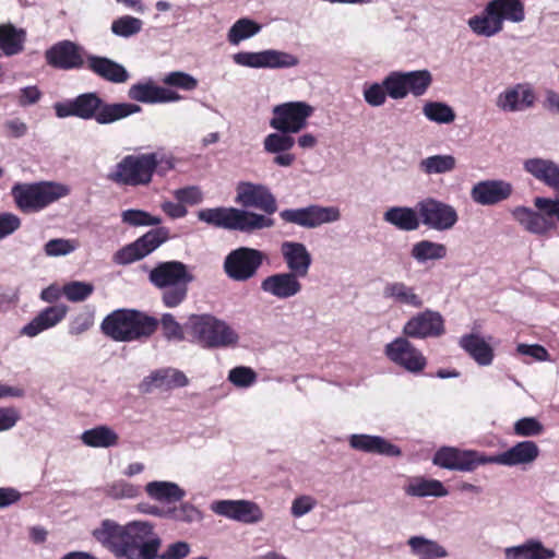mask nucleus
<instances>
[{"label": "nucleus", "mask_w": 559, "mask_h": 559, "mask_svg": "<svg viewBox=\"0 0 559 559\" xmlns=\"http://www.w3.org/2000/svg\"><path fill=\"white\" fill-rule=\"evenodd\" d=\"M150 282L162 289V300L167 308L178 307L188 295V285L193 276L186 264L179 261L158 263L148 274Z\"/></svg>", "instance_id": "6"}, {"label": "nucleus", "mask_w": 559, "mask_h": 559, "mask_svg": "<svg viewBox=\"0 0 559 559\" xmlns=\"http://www.w3.org/2000/svg\"><path fill=\"white\" fill-rule=\"evenodd\" d=\"M143 27L142 20L131 16L123 15L116 19L111 23V32L119 37L129 38L141 32Z\"/></svg>", "instance_id": "51"}, {"label": "nucleus", "mask_w": 559, "mask_h": 559, "mask_svg": "<svg viewBox=\"0 0 559 559\" xmlns=\"http://www.w3.org/2000/svg\"><path fill=\"white\" fill-rule=\"evenodd\" d=\"M537 102L534 86L528 82L516 83L500 92L496 106L503 112H523L532 109Z\"/></svg>", "instance_id": "21"}, {"label": "nucleus", "mask_w": 559, "mask_h": 559, "mask_svg": "<svg viewBox=\"0 0 559 559\" xmlns=\"http://www.w3.org/2000/svg\"><path fill=\"white\" fill-rule=\"evenodd\" d=\"M175 199L181 204L195 205L202 202L203 193L197 186H189L174 191Z\"/></svg>", "instance_id": "62"}, {"label": "nucleus", "mask_w": 559, "mask_h": 559, "mask_svg": "<svg viewBox=\"0 0 559 559\" xmlns=\"http://www.w3.org/2000/svg\"><path fill=\"white\" fill-rule=\"evenodd\" d=\"M512 193V185L503 180H484L474 185L471 197L480 205H493L507 200Z\"/></svg>", "instance_id": "32"}, {"label": "nucleus", "mask_w": 559, "mask_h": 559, "mask_svg": "<svg viewBox=\"0 0 559 559\" xmlns=\"http://www.w3.org/2000/svg\"><path fill=\"white\" fill-rule=\"evenodd\" d=\"M92 535L116 559H185L191 552L190 544L179 540L159 555L162 539L148 521L120 524L105 519Z\"/></svg>", "instance_id": "1"}, {"label": "nucleus", "mask_w": 559, "mask_h": 559, "mask_svg": "<svg viewBox=\"0 0 559 559\" xmlns=\"http://www.w3.org/2000/svg\"><path fill=\"white\" fill-rule=\"evenodd\" d=\"M146 495L155 501L175 503L186 497V490L177 483L168 480H153L145 485Z\"/></svg>", "instance_id": "38"}, {"label": "nucleus", "mask_w": 559, "mask_h": 559, "mask_svg": "<svg viewBox=\"0 0 559 559\" xmlns=\"http://www.w3.org/2000/svg\"><path fill=\"white\" fill-rule=\"evenodd\" d=\"M163 83L187 92L198 87V80L193 75L182 71L167 73L163 79Z\"/></svg>", "instance_id": "57"}, {"label": "nucleus", "mask_w": 559, "mask_h": 559, "mask_svg": "<svg viewBox=\"0 0 559 559\" xmlns=\"http://www.w3.org/2000/svg\"><path fill=\"white\" fill-rule=\"evenodd\" d=\"M504 559H554L555 550L545 547L536 538H528L524 543L507 547L503 550Z\"/></svg>", "instance_id": "36"}, {"label": "nucleus", "mask_w": 559, "mask_h": 559, "mask_svg": "<svg viewBox=\"0 0 559 559\" xmlns=\"http://www.w3.org/2000/svg\"><path fill=\"white\" fill-rule=\"evenodd\" d=\"M423 114L429 121L440 124H449L455 120L454 110L441 102H427L423 106Z\"/></svg>", "instance_id": "48"}, {"label": "nucleus", "mask_w": 559, "mask_h": 559, "mask_svg": "<svg viewBox=\"0 0 559 559\" xmlns=\"http://www.w3.org/2000/svg\"><path fill=\"white\" fill-rule=\"evenodd\" d=\"M523 169L536 180L559 192V165L554 160L542 157L528 158L524 160Z\"/></svg>", "instance_id": "34"}, {"label": "nucleus", "mask_w": 559, "mask_h": 559, "mask_svg": "<svg viewBox=\"0 0 559 559\" xmlns=\"http://www.w3.org/2000/svg\"><path fill=\"white\" fill-rule=\"evenodd\" d=\"M79 242L74 239L55 238L46 242L44 251L48 257H64L74 252Z\"/></svg>", "instance_id": "56"}, {"label": "nucleus", "mask_w": 559, "mask_h": 559, "mask_svg": "<svg viewBox=\"0 0 559 559\" xmlns=\"http://www.w3.org/2000/svg\"><path fill=\"white\" fill-rule=\"evenodd\" d=\"M448 255V248L441 242L423 239L415 242L411 249V257L420 265L429 261H440Z\"/></svg>", "instance_id": "43"}, {"label": "nucleus", "mask_w": 559, "mask_h": 559, "mask_svg": "<svg viewBox=\"0 0 559 559\" xmlns=\"http://www.w3.org/2000/svg\"><path fill=\"white\" fill-rule=\"evenodd\" d=\"M103 490L112 499H133L140 495L141 488L124 479H118L106 484Z\"/></svg>", "instance_id": "49"}, {"label": "nucleus", "mask_w": 559, "mask_h": 559, "mask_svg": "<svg viewBox=\"0 0 559 559\" xmlns=\"http://www.w3.org/2000/svg\"><path fill=\"white\" fill-rule=\"evenodd\" d=\"M313 112L314 108L306 102L282 103L272 108L269 124L275 131H288L297 134L307 127L308 119Z\"/></svg>", "instance_id": "11"}, {"label": "nucleus", "mask_w": 559, "mask_h": 559, "mask_svg": "<svg viewBox=\"0 0 559 559\" xmlns=\"http://www.w3.org/2000/svg\"><path fill=\"white\" fill-rule=\"evenodd\" d=\"M460 346L479 365L492 364L495 354L492 347L476 334H466L460 338Z\"/></svg>", "instance_id": "37"}, {"label": "nucleus", "mask_w": 559, "mask_h": 559, "mask_svg": "<svg viewBox=\"0 0 559 559\" xmlns=\"http://www.w3.org/2000/svg\"><path fill=\"white\" fill-rule=\"evenodd\" d=\"M21 226L19 216L12 213L0 214V240L12 235Z\"/></svg>", "instance_id": "64"}, {"label": "nucleus", "mask_w": 559, "mask_h": 559, "mask_svg": "<svg viewBox=\"0 0 559 559\" xmlns=\"http://www.w3.org/2000/svg\"><path fill=\"white\" fill-rule=\"evenodd\" d=\"M227 379L235 386L247 389L257 382V373L250 367L238 366L229 370Z\"/></svg>", "instance_id": "58"}, {"label": "nucleus", "mask_w": 559, "mask_h": 559, "mask_svg": "<svg viewBox=\"0 0 559 559\" xmlns=\"http://www.w3.org/2000/svg\"><path fill=\"white\" fill-rule=\"evenodd\" d=\"M158 323H160L163 335L167 341H183V328L171 313H164Z\"/></svg>", "instance_id": "59"}, {"label": "nucleus", "mask_w": 559, "mask_h": 559, "mask_svg": "<svg viewBox=\"0 0 559 559\" xmlns=\"http://www.w3.org/2000/svg\"><path fill=\"white\" fill-rule=\"evenodd\" d=\"M403 491L412 498H442L449 495L442 481L424 476L408 477L403 486Z\"/></svg>", "instance_id": "35"}, {"label": "nucleus", "mask_w": 559, "mask_h": 559, "mask_svg": "<svg viewBox=\"0 0 559 559\" xmlns=\"http://www.w3.org/2000/svg\"><path fill=\"white\" fill-rule=\"evenodd\" d=\"M175 167L171 156L163 152L129 154L107 174V179L119 187H146L154 174L165 175Z\"/></svg>", "instance_id": "2"}, {"label": "nucleus", "mask_w": 559, "mask_h": 559, "mask_svg": "<svg viewBox=\"0 0 559 559\" xmlns=\"http://www.w3.org/2000/svg\"><path fill=\"white\" fill-rule=\"evenodd\" d=\"M167 519L187 524L202 520V512L192 503L182 502L179 507L167 509Z\"/></svg>", "instance_id": "53"}, {"label": "nucleus", "mask_w": 559, "mask_h": 559, "mask_svg": "<svg viewBox=\"0 0 559 559\" xmlns=\"http://www.w3.org/2000/svg\"><path fill=\"white\" fill-rule=\"evenodd\" d=\"M68 313V307L62 304L52 305L40 310L27 324L21 329V335L35 337L40 333L57 326Z\"/></svg>", "instance_id": "29"}, {"label": "nucleus", "mask_w": 559, "mask_h": 559, "mask_svg": "<svg viewBox=\"0 0 559 559\" xmlns=\"http://www.w3.org/2000/svg\"><path fill=\"white\" fill-rule=\"evenodd\" d=\"M47 63L63 70L81 68L84 63L80 47L70 40H62L45 53Z\"/></svg>", "instance_id": "30"}, {"label": "nucleus", "mask_w": 559, "mask_h": 559, "mask_svg": "<svg viewBox=\"0 0 559 559\" xmlns=\"http://www.w3.org/2000/svg\"><path fill=\"white\" fill-rule=\"evenodd\" d=\"M26 33L12 24L0 25V49L8 56H15L23 51Z\"/></svg>", "instance_id": "44"}, {"label": "nucleus", "mask_w": 559, "mask_h": 559, "mask_svg": "<svg viewBox=\"0 0 559 559\" xmlns=\"http://www.w3.org/2000/svg\"><path fill=\"white\" fill-rule=\"evenodd\" d=\"M55 112L58 118L78 117L84 120H96L99 124H110L141 111V107L132 103H105L96 93H84L73 99L56 103Z\"/></svg>", "instance_id": "3"}, {"label": "nucleus", "mask_w": 559, "mask_h": 559, "mask_svg": "<svg viewBox=\"0 0 559 559\" xmlns=\"http://www.w3.org/2000/svg\"><path fill=\"white\" fill-rule=\"evenodd\" d=\"M198 218L217 228L242 233H252L274 226V219L266 215L236 207L203 209L198 212Z\"/></svg>", "instance_id": "7"}, {"label": "nucleus", "mask_w": 559, "mask_h": 559, "mask_svg": "<svg viewBox=\"0 0 559 559\" xmlns=\"http://www.w3.org/2000/svg\"><path fill=\"white\" fill-rule=\"evenodd\" d=\"M185 329L203 348L228 347L237 344L239 340L227 322L209 313L191 314Z\"/></svg>", "instance_id": "8"}, {"label": "nucleus", "mask_w": 559, "mask_h": 559, "mask_svg": "<svg viewBox=\"0 0 559 559\" xmlns=\"http://www.w3.org/2000/svg\"><path fill=\"white\" fill-rule=\"evenodd\" d=\"M514 435L519 437H535L544 431V426L534 417H524L514 423Z\"/></svg>", "instance_id": "60"}, {"label": "nucleus", "mask_w": 559, "mask_h": 559, "mask_svg": "<svg viewBox=\"0 0 559 559\" xmlns=\"http://www.w3.org/2000/svg\"><path fill=\"white\" fill-rule=\"evenodd\" d=\"M265 259V253L258 249L240 247L226 255L223 269L230 280L246 282L257 275Z\"/></svg>", "instance_id": "12"}, {"label": "nucleus", "mask_w": 559, "mask_h": 559, "mask_svg": "<svg viewBox=\"0 0 559 559\" xmlns=\"http://www.w3.org/2000/svg\"><path fill=\"white\" fill-rule=\"evenodd\" d=\"M20 419V412L15 407H0V432L9 431L14 428Z\"/></svg>", "instance_id": "63"}, {"label": "nucleus", "mask_w": 559, "mask_h": 559, "mask_svg": "<svg viewBox=\"0 0 559 559\" xmlns=\"http://www.w3.org/2000/svg\"><path fill=\"white\" fill-rule=\"evenodd\" d=\"M525 17V4L522 0H490L479 14L468 19L467 25L477 36L489 38L503 29L506 21L519 24Z\"/></svg>", "instance_id": "4"}, {"label": "nucleus", "mask_w": 559, "mask_h": 559, "mask_svg": "<svg viewBox=\"0 0 559 559\" xmlns=\"http://www.w3.org/2000/svg\"><path fill=\"white\" fill-rule=\"evenodd\" d=\"M128 97L144 104H164L179 102L182 97L177 92L156 85L152 80L132 84Z\"/></svg>", "instance_id": "27"}, {"label": "nucleus", "mask_w": 559, "mask_h": 559, "mask_svg": "<svg viewBox=\"0 0 559 559\" xmlns=\"http://www.w3.org/2000/svg\"><path fill=\"white\" fill-rule=\"evenodd\" d=\"M237 66L251 69H290L299 64V58L284 50L240 51L233 56Z\"/></svg>", "instance_id": "15"}, {"label": "nucleus", "mask_w": 559, "mask_h": 559, "mask_svg": "<svg viewBox=\"0 0 559 559\" xmlns=\"http://www.w3.org/2000/svg\"><path fill=\"white\" fill-rule=\"evenodd\" d=\"M302 289L299 277L295 273L281 272L266 276L261 282V290L277 299H289Z\"/></svg>", "instance_id": "28"}, {"label": "nucleus", "mask_w": 559, "mask_h": 559, "mask_svg": "<svg viewBox=\"0 0 559 559\" xmlns=\"http://www.w3.org/2000/svg\"><path fill=\"white\" fill-rule=\"evenodd\" d=\"M86 67L94 74L110 83L121 84L130 78L129 72L122 64L106 57L88 55Z\"/></svg>", "instance_id": "33"}, {"label": "nucleus", "mask_w": 559, "mask_h": 559, "mask_svg": "<svg viewBox=\"0 0 559 559\" xmlns=\"http://www.w3.org/2000/svg\"><path fill=\"white\" fill-rule=\"evenodd\" d=\"M121 222L131 227L158 226L162 218L143 210L129 209L121 212Z\"/></svg>", "instance_id": "50"}, {"label": "nucleus", "mask_w": 559, "mask_h": 559, "mask_svg": "<svg viewBox=\"0 0 559 559\" xmlns=\"http://www.w3.org/2000/svg\"><path fill=\"white\" fill-rule=\"evenodd\" d=\"M188 382V378L182 371L168 367L152 371L141 381L139 390L148 394L155 390L169 391L183 388Z\"/></svg>", "instance_id": "26"}, {"label": "nucleus", "mask_w": 559, "mask_h": 559, "mask_svg": "<svg viewBox=\"0 0 559 559\" xmlns=\"http://www.w3.org/2000/svg\"><path fill=\"white\" fill-rule=\"evenodd\" d=\"M432 463L444 469L471 473L487 465V454L477 450L441 447L433 454Z\"/></svg>", "instance_id": "16"}, {"label": "nucleus", "mask_w": 559, "mask_h": 559, "mask_svg": "<svg viewBox=\"0 0 559 559\" xmlns=\"http://www.w3.org/2000/svg\"><path fill=\"white\" fill-rule=\"evenodd\" d=\"M383 296L395 304L411 308H420L424 305L421 297L415 288L403 282L388 283L383 288Z\"/></svg>", "instance_id": "42"}, {"label": "nucleus", "mask_w": 559, "mask_h": 559, "mask_svg": "<svg viewBox=\"0 0 559 559\" xmlns=\"http://www.w3.org/2000/svg\"><path fill=\"white\" fill-rule=\"evenodd\" d=\"M365 102L371 107H380L385 104L388 95L384 82L365 83L362 88Z\"/></svg>", "instance_id": "55"}, {"label": "nucleus", "mask_w": 559, "mask_h": 559, "mask_svg": "<svg viewBox=\"0 0 559 559\" xmlns=\"http://www.w3.org/2000/svg\"><path fill=\"white\" fill-rule=\"evenodd\" d=\"M388 95L392 99H404L407 97L403 71H392L383 79Z\"/></svg>", "instance_id": "54"}, {"label": "nucleus", "mask_w": 559, "mask_h": 559, "mask_svg": "<svg viewBox=\"0 0 559 559\" xmlns=\"http://www.w3.org/2000/svg\"><path fill=\"white\" fill-rule=\"evenodd\" d=\"M157 326V319L127 309L115 310L102 322L103 333L116 342L148 338Z\"/></svg>", "instance_id": "5"}, {"label": "nucleus", "mask_w": 559, "mask_h": 559, "mask_svg": "<svg viewBox=\"0 0 559 559\" xmlns=\"http://www.w3.org/2000/svg\"><path fill=\"white\" fill-rule=\"evenodd\" d=\"M294 133L288 131H275L263 139V150L273 154V163L280 167H290L296 162L295 154L290 153L296 144Z\"/></svg>", "instance_id": "25"}, {"label": "nucleus", "mask_w": 559, "mask_h": 559, "mask_svg": "<svg viewBox=\"0 0 559 559\" xmlns=\"http://www.w3.org/2000/svg\"><path fill=\"white\" fill-rule=\"evenodd\" d=\"M212 512L219 516L243 524H257L264 518L262 509L250 500H217L210 506Z\"/></svg>", "instance_id": "22"}, {"label": "nucleus", "mask_w": 559, "mask_h": 559, "mask_svg": "<svg viewBox=\"0 0 559 559\" xmlns=\"http://www.w3.org/2000/svg\"><path fill=\"white\" fill-rule=\"evenodd\" d=\"M284 223L294 224L307 229H314L324 224L340 221L341 211L337 206L311 204L298 209H285L280 212Z\"/></svg>", "instance_id": "14"}, {"label": "nucleus", "mask_w": 559, "mask_h": 559, "mask_svg": "<svg viewBox=\"0 0 559 559\" xmlns=\"http://www.w3.org/2000/svg\"><path fill=\"white\" fill-rule=\"evenodd\" d=\"M281 254L289 273H295L298 277H305L308 275L312 258L309 250L302 242H282Z\"/></svg>", "instance_id": "31"}, {"label": "nucleus", "mask_w": 559, "mask_h": 559, "mask_svg": "<svg viewBox=\"0 0 559 559\" xmlns=\"http://www.w3.org/2000/svg\"><path fill=\"white\" fill-rule=\"evenodd\" d=\"M409 338L405 335L395 337L385 344L383 354L393 365L412 374H419L425 370L427 359Z\"/></svg>", "instance_id": "13"}, {"label": "nucleus", "mask_w": 559, "mask_h": 559, "mask_svg": "<svg viewBox=\"0 0 559 559\" xmlns=\"http://www.w3.org/2000/svg\"><path fill=\"white\" fill-rule=\"evenodd\" d=\"M405 88L407 95L420 97L428 91L432 83V75L428 70H415L404 72Z\"/></svg>", "instance_id": "47"}, {"label": "nucleus", "mask_w": 559, "mask_h": 559, "mask_svg": "<svg viewBox=\"0 0 559 559\" xmlns=\"http://www.w3.org/2000/svg\"><path fill=\"white\" fill-rule=\"evenodd\" d=\"M168 239V230L158 227L148 230L135 241L119 249L112 257V261L118 265L131 264L141 260L156 250Z\"/></svg>", "instance_id": "18"}, {"label": "nucleus", "mask_w": 559, "mask_h": 559, "mask_svg": "<svg viewBox=\"0 0 559 559\" xmlns=\"http://www.w3.org/2000/svg\"><path fill=\"white\" fill-rule=\"evenodd\" d=\"M94 285L87 282L72 281L62 286L63 296L71 302H82L90 298Z\"/></svg>", "instance_id": "52"}, {"label": "nucleus", "mask_w": 559, "mask_h": 559, "mask_svg": "<svg viewBox=\"0 0 559 559\" xmlns=\"http://www.w3.org/2000/svg\"><path fill=\"white\" fill-rule=\"evenodd\" d=\"M383 219L404 231L416 230L420 225L417 207L392 206L384 212Z\"/></svg>", "instance_id": "41"}, {"label": "nucleus", "mask_w": 559, "mask_h": 559, "mask_svg": "<svg viewBox=\"0 0 559 559\" xmlns=\"http://www.w3.org/2000/svg\"><path fill=\"white\" fill-rule=\"evenodd\" d=\"M69 194L70 188L67 185L55 181L15 185L12 188L17 207L25 213L41 211Z\"/></svg>", "instance_id": "9"}, {"label": "nucleus", "mask_w": 559, "mask_h": 559, "mask_svg": "<svg viewBox=\"0 0 559 559\" xmlns=\"http://www.w3.org/2000/svg\"><path fill=\"white\" fill-rule=\"evenodd\" d=\"M551 198L536 197L534 209L516 206L512 211L513 218L526 231L544 236L556 228L555 213L550 211Z\"/></svg>", "instance_id": "10"}, {"label": "nucleus", "mask_w": 559, "mask_h": 559, "mask_svg": "<svg viewBox=\"0 0 559 559\" xmlns=\"http://www.w3.org/2000/svg\"><path fill=\"white\" fill-rule=\"evenodd\" d=\"M80 439L84 445L90 448L108 449L119 444V435L107 425H98L84 430Z\"/></svg>", "instance_id": "40"}, {"label": "nucleus", "mask_w": 559, "mask_h": 559, "mask_svg": "<svg viewBox=\"0 0 559 559\" xmlns=\"http://www.w3.org/2000/svg\"><path fill=\"white\" fill-rule=\"evenodd\" d=\"M236 203L243 207H254L267 215L277 211V201L271 190L262 183L240 181L236 187Z\"/></svg>", "instance_id": "20"}, {"label": "nucleus", "mask_w": 559, "mask_h": 559, "mask_svg": "<svg viewBox=\"0 0 559 559\" xmlns=\"http://www.w3.org/2000/svg\"><path fill=\"white\" fill-rule=\"evenodd\" d=\"M540 450L535 441L524 440L516 442L503 452L487 455V464H497L506 467L531 466L539 456Z\"/></svg>", "instance_id": "23"}, {"label": "nucleus", "mask_w": 559, "mask_h": 559, "mask_svg": "<svg viewBox=\"0 0 559 559\" xmlns=\"http://www.w3.org/2000/svg\"><path fill=\"white\" fill-rule=\"evenodd\" d=\"M406 544L411 554L418 559H444L449 556L448 550L437 540L423 535L411 536Z\"/></svg>", "instance_id": "39"}, {"label": "nucleus", "mask_w": 559, "mask_h": 559, "mask_svg": "<svg viewBox=\"0 0 559 559\" xmlns=\"http://www.w3.org/2000/svg\"><path fill=\"white\" fill-rule=\"evenodd\" d=\"M417 211L419 222L437 231L450 230L459 221L457 212L452 205L433 198L418 202Z\"/></svg>", "instance_id": "17"}, {"label": "nucleus", "mask_w": 559, "mask_h": 559, "mask_svg": "<svg viewBox=\"0 0 559 559\" xmlns=\"http://www.w3.org/2000/svg\"><path fill=\"white\" fill-rule=\"evenodd\" d=\"M262 29V26L249 17H241L237 20L227 33L229 44L237 46L241 41L249 39Z\"/></svg>", "instance_id": "46"}, {"label": "nucleus", "mask_w": 559, "mask_h": 559, "mask_svg": "<svg viewBox=\"0 0 559 559\" xmlns=\"http://www.w3.org/2000/svg\"><path fill=\"white\" fill-rule=\"evenodd\" d=\"M456 167V159L453 155H432L423 158L419 164V170L427 175H443L451 173Z\"/></svg>", "instance_id": "45"}, {"label": "nucleus", "mask_w": 559, "mask_h": 559, "mask_svg": "<svg viewBox=\"0 0 559 559\" xmlns=\"http://www.w3.org/2000/svg\"><path fill=\"white\" fill-rule=\"evenodd\" d=\"M317 504V499L310 495L297 496L292 501L290 514L295 519L302 518L312 512L316 509Z\"/></svg>", "instance_id": "61"}, {"label": "nucleus", "mask_w": 559, "mask_h": 559, "mask_svg": "<svg viewBox=\"0 0 559 559\" xmlns=\"http://www.w3.org/2000/svg\"><path fill=\"white\" fill-rule=\"evenodd\" d=\"M402 333L414 340L440 337L445 333L444 319L439 311L426 309L411 317L403 325Z\"/></svg>", "instance_id": "19"}, {"label": "nucleus", "mask_w": 559, "mask_h": 559, "mask_svg": "<svg viewBox=\"0 0 559 559\" xmlns=\"http://www.w3.org/2000/svg\"><path fill=\"white\" fill-rule=\"evenodd\" d=\"M347 442L352 450L358 452L382 455L388 457L402 456L401 448L382 436L368 433H352L347 437Z\"/></svg>", "instance_id": "24"}]
</instances>
